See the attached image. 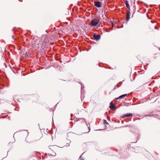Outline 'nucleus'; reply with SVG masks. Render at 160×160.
<instances>
[{
    "instance_id": "7ed1b4c3",
    "label": "nucleus",
    "mask_w": 160,
    "mask_h": 160,
    "mask_svg": "<svg viewBox=\"0 0 160 160\" xmlns=\"http://www.w3.org/2000/svg\"><path fill=\"white\" fill-rule=\"evenodd\" d=\"M93 37L95 40H98L100 39L101 36L99 35L94 34Z\"/></svg>"
},
{
    "instance_id": "ddd939ff",
    "label": "nucleus",
    "mask_w": 160,
    "mask_h": 160,
    "mask_svg": "<svg viewBox=\"0 0 160 160\" xmlns=\"http://www.w3.org/2000/svg\"><path fill=\"white\" fill-rule=\"evenodd\" d=\"M83 87H83L82 86V87H81V91H82V88Z\"/></svg>"
},
{
    "instance_id": "f03ea898",
    "label": "nucleus",
    "mask_w": 160,
    "mask_h": 160,
    "mask_svg": "<svg viewBox=\"0 0 160 160\" xmlns=\"http://www.w3.org/2000/svg\"><path fill=\"white\" fill-rule=\"evenodd\" d=\"M98 23V21L95 22L93 20H92L89 23V25L92 26H95L97 25Z\"/></svg>"
},
{
    "instance_id": "6e6552de",
    "label": "nucleus",
    "mask_w": 160,
    "mask_h": 160,
    "mask_svg": "<svg viewBox=\"0 0 160 160\" xmlns=\"http://www.w3.org/2000/svg\"><path fill=\"white\" fill-rule=\"evenodd\" d=\"M127 94H123V95H122L120 96L119 97L117 98L116 99H118L119 98H121L124 97H126V96H127Z\"/></svg>"
},
{
    "instance_id": "2eb2a0df",
    "label": "nucleus",
    "mask_w": 160,
    "mask_h": 160,
    "mask_svg": "<svg viewBox=\"0 0 160 160\" xmlns=\"http://www.w3.org/2000/svg\"><path fill=\"white\" fill-rule=\"evenodd\" d=\"M42 47H43V44H42ZM43 47H44V46H43Z\"/></svg>"
},
{
    "instance_id": "423d86ee",
    "label": "nucleus",
    "mask_w": 160,
    "mask_h": 160,
    "mask_svg": "<svg viewBox=\"0 0 160 160\" xmlns=\"http://www.w3.org/2000/svg\"><path fill=\"white\" fill-rule=\"evenodd\" d=\"M130 13L129 12H128L126 15V20L128 21L130 19Z\"/></svg>"
},
{
    "instance_id": "9b49d317",
    "label": "nucleus",
    "mask_w": 160,
    "mask_h": 160,
    "mask_svg": "<svg viewBox=\"0 0 160 160\" xmlns=\"http://www.w3.org/2000/svg\"><path fill=\"white\" fill-rule=\"evenodd\" d=\"M104 123L106 124H108V123L107 122L106 120H104Z\"/></svg>"
},
{
    "instance_id": "9d476101",
    "label": "nucleus",
    "mask_w": 160,
    "mask_h": 160,
    "mask_svg": "<svg viewBox=\"0 0 160 160\" xmlns=\"http://www.w3.org/2000/svg\"><path fill=\"white\" fill-rule=\"evenodd\" d=\"M146 117L150 116V117H154V115L153 114H150L145 115Z\"/></svg>"
},
{
    "instance_id": "dca6fc26",
    "label": "nucleus",
    "mask_w": 160,
    "mask_h": 160,
    "mask_svg": "<svg viewBox=\"0 0 160 160\" xmlns=\"http://www.w3.org/2000/svg\"><path fill=\"white\" fill-rule=\"evenodd\" d=\"M81 160H83V159H81Z\"/></svg>"
},
{
    "instance_id": "0eeeda50",
    "label": "nucleus",
    "mask_w": 160,
    "mask_h": 160,
    "mask_svg": "<svg viewBox=\"0 0 160 160\" xmlns=\"http://www.w3.org/2000/svg\"><path fill=\"white\" fill-rule=\"evenodd\" d=\"M112 110H114L116 109V107L114 104H112V103H110V106L109 107Z\"/></svg>"
},
{
    "instance_id": "4468645a",
    "label": "nucleus",
    "mask_w": 160,
    "mask_h": 160,
    "mask_svg": "<svg viewBox=\"0 0 160 160\" xmlns=\"http://www.w3.org/2000/svg\"><path fill=\"white\" fill-rule=\"evenodd\" d=\"M111 23H112V24H113V23H112V22H111Z\"/></svg>"
},
{
    "instance_id": "f257e3e1",
    "label": "nucleus",
    "mask_w": 160,
    "mask_h": 160,
    "mask_svg": "<svg viewBox=\"0 0 160 160\" xmlns=\"http://www.w3.org/2000/svg\"><path fill=\"white\" fill-rule=\"evenodd\" d=\"M32 43V47L35 50H38L39 48H42V43L43 42L42 40L40 39H39L35 42H33Z\"/></svg>"
},
{
    "instance_id": "1a4fd4ad",
    "label": "nucleus",
    "mask_w": 160,
    "mask_h": 160,
    "mask_svg": "<svg viewBox=\"0 0 160 160\" xmlns=\"http://www.w3.org/2000/svg\"><path fill=\"white\" fill-rule=\"evenodd\" d=\"M126 5L128 8H130V6L128 3V2L127 1H126Z\"/></svg>"
},
{
    "instance_id": "20e7f679",
    "label": "nucleus",
    "mask_w": 160,
    "mask_h": 160,
    "mask_svg": "<svg viewBox=\"0 0 160 160\" xmlns=\"http://www.w3.org/2000/svg\"><path fill=\"white\" fill-rule=\"evenodd\" d=\"M95 6L98 8H100L101 7V5L99 2H95Z\"/></svg>"
},
{
    "instance_id": "f8f14e48",
    "label": "nucleus",
    "mask_w": 160,
    "mask_h": 160,
    "mask_svg": "<svg viewBox=\"0 0 160 160\" xmlns=\"http://www.w3.org/2000/svg\"><path fill=\"white\" fill-rule=\"evenodd\" d=\"M12 39H14V37L12 35Z\"/></svg>"
},
{
    "instance_id": "39448f33",
    "label": "nucleus",
    "mask_w": 160,
    "mask_h": 160,
    "mask_svg": "<svg viewBox=\"0 0 160 160\" xmlns=\"http://www.w3.org/2000/svg\"><path fill=\"white\" fill-rule=\"evenodd\" d=\"M132 116V114L131 113H127L126 114H124L123 115L122 118H125L126 117H129Z\"/></svg>"
}]
</instances>
